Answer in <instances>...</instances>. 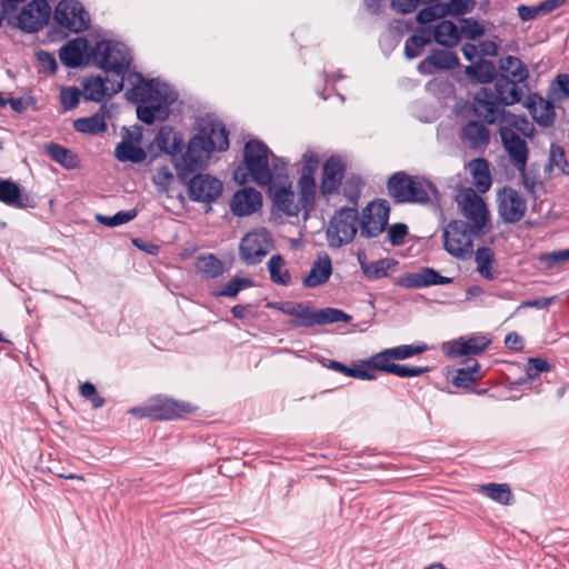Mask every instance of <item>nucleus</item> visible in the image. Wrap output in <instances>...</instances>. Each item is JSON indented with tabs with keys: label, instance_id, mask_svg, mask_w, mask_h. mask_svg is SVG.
Listing matches in <instances>:
<instances>
[{
	"label": "nucleus",
	"instance_id": "nucleus-53",
	"mask_svg": "<svg viewBox=\"0 0 569 569\" xmlns=\"http://www.w3.org/2000/svg\"><path fill=\"white\" fill-rule=\"evenodd\" d=\"M81 96H83V93L79 88L63 87L60 90V102L62 108L66 111L74 109L79 104Z\"/></svg>",
	"mask_w": 569,
	"mask_h": 569
},
{
	"label": "nucleus",
	"instance_id": "nucleus-55",
	"mask_svg": "<svg viewBox=\"0 0 569 569\" xmlns=\"http://www.w3.org/2000/svg\"><path fill=\"white\" fill-rule=\"evenodd\" d=\"M429 371H430V367H428V366L417 367V366L395 363L390 368L389 373L398 376L400 378H413V377H419Z\"/></svg>",
	"mask_w": 569,
	"mask_h": 569
},
{
	"label": "nucleus",
	"instance_id": "nucleus-10",
	"mask_svg": "<svg viewBox=\"0 0 569 569\" xmlns=\"http://www.w3.org/2000/svg\"><path fill=\"white\" fill-rule=\"evenodd\" d=\"M457 201L463 217L471 222L473 236H485L490 230V213L485 200L472 188H467Z\"/></svg>",
	"mask_w": 569,
	"mask_h": 569
},
{
	"label": "nucleus",
	"instance_id": "nucleus-48",
	"mask_svg": "<svg viewBox=\"0 0 569 569\" xmlns=\"http://www.w3.org/2000/svg\"><path fill=\"white\" fill-rule=\"evenodd\" d=\"M252 286V279L234 277L226 284V287L222 290L214 291L212 295L216 297L236 298L241 290L250 288Z\"/></svg>",
	"mask_w": 569,
	"mask_h": 569
},
{
	"label": "nucleus",
	"instance_id": "nucleus-36",
	"mask_svg": "<svg viewBox=\"0 0 569 569\" xmlns=\"http://www.w3.org/2000/svg\"><path fill=\"white\" fill-rule=\"evenodd\" d=\"M480 492L492 501L503 506H510L515 500L511 488L508 483H486L480 487Z\"/></svg>",
	"mask_w": 569,
	"mask_h": 569
},
{
	"label": "nucleus",
	"instance_id": "nucleus-15",
	"mask_svg": "<svg viewBox=\"0 0 569 569\" xmlns=\"http://www.w3.org/2000/svg\"><path fill=\"white\" fill-rule=\"evenodd\" d=\"M453 279L445 277L433 268L422 267L418 272H407L395 279V284L406 289H420L431 286L450 284Z\"/></svg>",
	"mask_w": 569,
	"mask_h": 569
},
{
	"label": "nucleus",
	"instance_id": "nucleus-51",
	"mask_svg": "<svg viewBox=\"0 0 569 569\" xmlns=\"http://www.w3.org/2000/svg\"><path fill=\"white\" fill-rule=\"evenodd\" d=\"M553 167H558L562 173H569V164L565 156V150L556 143H552L550 147L549 160L545 171H551Z\"/></svg>",
	"mask_w": 569,
	"mask_h": 569
},
{
	"label": "nucleus",
	"instance_id": "nucleus-35",
	"mask_svg": "<svg viewBox=\"0 0 569 569\" xmlns=\"http://www.w3.org/2000/svg\"><path fill=\"white\" fill-rule=\"evenodd\" d=\"M83 98L86 101L101 102L108 94L106 79L101 76H91L82 81Z\"/></svg>",
	"mask_w": 569,
	"mask_h": 569
},
{
	"label": "nucleus",
	"instance_id": "nucleus-64",
	"mask_svg": "<svg viewBox=\"0 0 569 569\" xmlns=\"http://www.w3.org/2000/svg\"><path fill=\"white\" fill-rule=\"evenodd\" d=\"M172 179L173 174L168 169L163 168L158 171V173L153 178V182L158 191L167 192Z\"/></svg>",
	"mask_w": 569,
	"mask_h": 569
},
{
	"label": "nucleus",
	"instance_id": "nucleus-32",
	"mask_svg": "<svg viewBox=\"0 0 569 569\" xmlns=\"http://www.w3.org/2000/svg\"><path fill=\"white\" fill-rule=\"evenodd\" d=\"M194 267L204 279H216L224 271L222 261L212 253L199 256Z\"/></svg>",
	"mask_w": 569,
	"mask_h": 569
},
{
	"label": "nucleus",
	"instance_id": "nucleus-57",
	"mask_svg": "<svg viewBox=\"0 0 569 569\" xmlns=\"http://www.w3.org/2000/svg\"><path fill=\"white\" fill-rule=\"evenodd\" d=\"M461 33H463L468 39L475 40L480 38L485 33V27L480 24L477 20L472 18H461Z\"/></svg>",
	"mask_w": 569,
	"mask_h": 569
},
{
	"label": "nucleus",
	"instance_id": "nucleus-3",
	"mask_svg": "<svg viewBox=\"0 0 569 569\" xmlns=\"http://www.w3.org/2000/svg\"><path fill=\"white\" fill-rule=\"evenodd\" d=\"M127 82L131 88L126 99L137 103V117L146 124L164 121L170 114V106L178 99L177 91L158 78L147 80L141 72H130Z\"/></svg>",
	"mask_w": 569,
	"mask_h": 569
},
{
	"label": "nucleus",
	"instance_id": "nucleus-49",
	"mask_svg": "<svg viewBox=\"0 0 569 569\" xmlns=\"http://www.w3.org/2000/svg\"><path fill=\"white\" fill-rule=\"evenodd\" d=\"M448 16V11H446L443 2H437L433 4H427L423 9H421L417 16L416 20L423 24L428 22H432L439 19H442Z\"/></svg>",
	"mask_w": 569,
	"mask_h": 569
},
{
	"label": "nucleus",
	"instance_id": "nucleus-2",
	"mask_svg": "<svg viewBox=\"0 0 569 569\" xmlns=\"http://www.w3.org/2000/svg\"><path fill=\"white\" fill-rule=\"evenodd\" d=\"M159 150L170 156L176 172L182 178L190 171L204 170L211 153L229 149V132L221 122H208L184 143L182 134L163 126L156 136Z\"/></svg>",
	"mask_w": 569,
	"mask_h": 569
},
{
	"label": "nucleus",
	"instance_id": "nucleus-24",
	"mask_svg": "<svg viewBox=\"0 0 569 569\" xmlns=\"http://www.w3.org/2000/svg\"><path fill=\"white\" fill-rule=\"evenodd\" d=\"M332 274V261L329 254L323 253L313 261L309 273L302 279L306 288H316L326 283Z\"/></svg>",
	"mask_w": 569,
	"mask_h": 569
},
{
	"label": "nucleus",
	"instance_id": "nucleus-25",
	"mask_svg": "<svg viewBox=\"0 0 569 569\" xmlns=\"http://www.w3.org/2000/svg\"><path fill=\"white\" fill-rule=\"evenodd\" d=\"M109 116V110L104 103H102L97 112L90 117L79 118L73 121V128L76 131L86 134H99L107 130L108 124L106 118Z\"/></svg>",
	"mask_w": 569,
	"mask_h": 569
},
{
	"label": "nucleus",
	"instance_id": "nucleus-31",
	"mask_svg": "<svg viewBox=\"0 0 569 569\" xmlns=\"http://www.w3.org/2000/svg\"><path fill=\"white\" fill-rule=\"evenodd\" d=\"M477 271L487 280H495L499 276V271L493 268L495 252L489 247H480L475 253Z\"/></svg>",
	"mask_w": 569,
	"mask_h": 569
},
{
	"label": "nucleus",
	"instance_id": "nucleus-52",
	"mask_svg": "<svg viewBox=\"0 0 569 569\" xmlns=\"http://www.w3.org/2000/svg\"><path fill=\"white\" fill-rule=\"evenodd\" d=\"M390 349L393 353L395 360H405L426 352L429 347L425 342H419L416 345H400Z\"/></svg>",
	"mask_w": 569,
	"mask_h": 569
},
{
	"label": "nucleus",
	"instance_id": "nucleus-34",
	"mask_svg": "<svg viewBox=\"0 0 569 569\" xmlns=\"http://www.w3.org/2000/svg\"><path fill=\"white\" fill-rule=\"evenodd\" d=\"M274 206L289 217H297L300 207L295 202V193L290 187L278 188L272 196Z\"/></svg>",
	"mask_w": 569,
	"mask_h": 569
},
{
	"label": "nucleus",
	"instance_id": "nucleus-6",
	"mask_svg": "<svg viewBox=\"0 0 569 569\" xmlns=\"http://www.w3.org/2000/svg\"><path fill=\"white\" fill-rule=\"evenodd\" d=\"M270 154L272 151L263 141L258 139L247 141L243 148V160L236 168L233 179L239 184L254 182L260 187L270 186L272 183Z\"/></svg>",
	"mask_w": 569,
	"mask_h": 569
},
{
	"label": "nucleus",
	"instance_id": "nucleus-45",
	"mask_svg": "<svg viewBox=\"0 0 569 569\" xmlns=\"http://www.w3.org/2000/svg\"><path fill=\"white\" fill-rule=\"evenodd\" d=\"M17 26L28 33L38 32L44 27L28 4L17 16Z\"/></svg>",
	"mask_w": 569,
	"mask_h": 569
},
{
	"label": "nucleus",
	"instance_id": "nucleus-42",
	"mask_svg": "<svg viewBox=\"0 0 569 569\" xmlns=\"http://www.w3.org/2000/svg\"><path fill=\"white\" fill-rule=\"evenodd\" d=\"M398 262L391 258H381L377 261L369 262L367 266L362 264L363 276L370 280H378L388 276V272L393 269Z\"/></svg>",
	"mask_w": 569,
	"mask_h": 569
},
{
	"label": "nucleus",
	"instance_id": "nucleus-61",
	"mask_svg": "<svg viewBox=\"0 0 569 569\" xmlns=\"http://www.w3.org/2000/svg\"><path fill=\"white\" fill-rule=\"evenodd\" d=\"M270 170L272 172V179L281 180L287 178V167L288 162L281 158L276 156L273 152L270 154Z\"/></svg>",
	"mask_w": 569,
	"mask_h": 569
},
{
	"label": "nucleus",
	"instance_id": "nucleus-19",
	"mask_svg": "<svg viewBox=\"0 0 569 569\" xmlns=\"http://www.w3.org/2000/svg\"><path fill=\"white\" fill-rule=\"evenodd\" d=\"M150 405L152 420H172L194 410L188 402L177 401L163 396L150 398Z\"/></svg>",
	"mask_w": 569,
	"mask_h": 569
},
{
	"label": "nucleus",
	"instance_id": "nucleus-39",
	"mask_svg": "<svg viewBox=\"0 0 569 569\" xmlns=\"http://www.w3.org/2000/svg\"><path fill=\"white\" fill-rule=\"evenodd\" d=\"M46 149L50 158L61 167L66 169H76L79 167V159L71 150L53 142L47 144Z\"/></svg>",
	"mask_w": 569,
	"mask_h": 569
},
{
	"label": "nucleus",
	"instance_id": "nucleus-18",
	"mask_svg": "<svg viewBox=\"0 0 569 569\" xmlns=\"http://www.w3.org/2000/svg\"><path fill=\"white\" fill-rule=\"evenodd\" d=\"M483 122L478 120L467 121L459 131L461 143L473 151H485L490 143V130Z\"/></svg>",
	"mask_w": 569,
	"mask_h": 569
},
{
	"label": "nucleus",
	"instance_id": "nucleus-37",
	"mask_svg": "<svg viewBox=\"0 0 569 569\" xmlns=\"http://www.w3.org/2000/svg\"><path fill=\"white\" fill-rule=\"evenodd\" d=\"M286 261L281 254H273L267 262V269L270 274V280L279 286L287 287L291 284V274L284 268Z\"/></svg>",
	"mask_w": 569,
	"mask_h": 569
},
{
	"label": "nucleus",
	"instance_id": "nucleus-30",
	"mask_svg": "<svg viewBox=\"0 0 569 569\" xmlns=\"http://www.w3.org/2000/svg\"><path fill=\"white\" fill-rule=\"evenodd\" d=\"M431 40V29L422 26L418 27L413 34L410 36L405 42L406 58L412 60L420 56L421 49L429 44Z\"/></svg>",
	"mask_w": 569,
	"mask_h": 569
},
{
	"label": "nucleus",
	"instance_id": "nucleus-11",
	"mask_svg": "<svg viewBox=\"0 0 569 569\" xmlns=\"http://www.w3.org/2000/svg\"><path fill=\"white\" fill-rule=\"evenodd\" d=\"M274 247V240L266 228H259L244 234L239 244V257L247 266H254Z\"/></svg>",
	"mask_w": 569,
	"mask_h": 569
},
{
	"label": "nucleus",
	"instance_id": "nucleus-4",
	"mask_svg": "<svg viewBox=\"0 0 569 569\" xmlns=\"http://www.w3.org/2000/svg\"><path fill=\"white\" fill-rule=\"evenodd\" d=\"M90 57L97 67L110 73L104 78L110 83L109 96H114L123 89L131 64V57L123 43L100 40L91 49Z\"/></svg>",
	"mask_w": 569,
	"mask_h": 569
},
{
	"label": "nucleus",
	"instance_id": "nucleus-21",
	"mask_svg": "<svg viewBox=\"0 0 569 569\" xmlns=\"http://www.w3.org/2000/svg\"><path fill=\"white\" fill-rule=\"evenodd\" d=\"M91 47L86 38H76L68 41L59 50V58L67 68L76 69L84 64V58L90 57Z\"/></svg>",
	"mask_w": 569,
	"mask_h": 569
},
{
	"label": "nucleus",
	"instance_id": "nucleus-46",
	"mask_svg": "<svg viewBox=\"0 0 569 569\" xmlns=\"http://www.w3.org/2000/svg\"><path fill=\"white\" fill-rule=\"evenodd\" d=\"M352 317L337 308H323L317 310V326H323L336 322L349 323Z\"/></svg>",
	"mask_w": 569,
	"mask_h": 569
},
{
	"label": "nucleus",
	"instance_id": "nucleus-43",
	"mask_svg": "<svg viewBox=\"0 0 569 569\" xmlns=\"http://www.w3.org/2000/svg\"><path fill=\"white\" fill-rule=\"evenodd\" d=\"M321 363L323 367H326L328 369L345 373L346 376L351 377V378H357V379H361V380H366V381L376 379L375 373L369 372L367 370H362V367L361 368H351L340 361L331 360V359H323L321 361Z\"/></svg>",
	"mask_w": 569,
	"mask_h": 569
},
{
	"label": "nucleus",
	"instance_id": "nucleus-14",
	"mask_svg": "<svg viewBox=\"0 0 569 569\" xmlns=\"http://www.w3.org/2000/svg\"><path fill=\"white\" fill-rule=\"evenodd\" d=\"M498 213L505 223H517L526 216L527 201L512 187L505 186L498 193Z\"/></svg>",
	"mask_w": 569,
	"mask_h": 569
},
{
	"label": "nucleus",
	"instance_id": "nucleus-60",
	"mask_svg": "<svg viewBox=\"0 0 569 569\" xmlns=\"http://www.w3.org/2000/svg\"><path fill=\"white\" fill-rule=\"evenodd\" d=\"M39 20L46 26L50 19L51 7L47 0H31L28 3Z\"/></svg>",
	"mask_w": 569,
	"mask_h": 569
},
{
	"label": "nucleus",
	"instance_id": "nucleus-9",
	"mask_svg": "<svg viewBox=\"0 0 569 569\" xmlns=\"http://www.w3.org/2000/svg\"><path fill=\"white\" fill-rule=\"evenodd\" d=\"M443 249L453 258L466 261L473 254V231L463 220H451L442 233Z\"/></svg>",
	"mask_w": 569,
	"mask_h": 569
},
{
	"label": "nucleus",
	"instance_id": "nucleus-59",
	"mask_svg": "<svg viewBox=\"0 0 569 569\" xmlns=\"http://www.w3.org/2000/svg\"><path fill=\"white\" fill-rule=\"evenodd\" d=\"M568 260H569V249L542 253L540 256V261L542 263H545V266L547 268H553V267L561 264Z\"/></svg>",
	"mask_w": 569,
	"mask_h": 569
},
{
	"label": "nucleus",
	"instance_id": "nucleus-16",
	"mask_svg": "<svg viewBox=\"0 0 569 569\" xmlns=\"http://www.w3.org/2000/svg\"><path fill=\"white\" fill-rule=\"evenodd\" d=\"M346 174V163L339 157H330L322 167L319 192L329 198L341 188Z\"/></svg>",
	"mask_w": 569,
	"mask_h": 569
},
{
	"label": "nucleus",
	"instance_id": "nucleus-23",
	"mask_svg": "<svg viewBox=\"0 0 569 569\" xmlns=\"http://www.w3.org/2000/svg\"><path fill=\"white\" fill-rule=\"evenodd\" d=\"M262 206V196L254 188H243L234 192L230 209L237 217H246L257 212Z\"/></svg>",
	"mask_w": 569,
	"mask_h": 569
},
{
	"label": "nucleus",
	"instance_id": "nucleus-56",
	"mask_svg": "<svg viewBox=\"0 0 569 569\" xmlns=\"http://www.w3.org/2000/svg\"><path fill=\"white\" fill-rule=\"evenodd\" d=\"M552 369V365L545 358H529L526 367L527 378L533 380L540 372H548Z\"/></svg>",
	"mask_w": 569,
	"mask_h": 569
},
{
	"label": "nucleus",
	"instance_id": "nucleus-13",
	"mask_svg": "<svg viewBox=\"0 0 569 569\" xmlns=\"http://www.w3.org/2000/svg\"><path fill=\"white\" fill-rule=\"evenodd\" d=\"M390 206L385 199L371 201L362 212L361 237L376 238L382 233L388 226Z\"/></svg>",
	"mask_w": 569,
	"mask_h": 569
},
{
	"label": "nucleus",
	"instance_id": "nucleus-44",
	"mask_svg": "<svg viewBox=\"0 0 569 569\" xmlns=\"http://www.w3.org/2000/svg\"><path fill=\"white\" fill-rule=\"evenodd\" d=\"M365 184V181L359 174H350L346 178V180L342 182V194L348 200V202L351 204V207L357 208L358 201L361 194L362 187Z\"/></svg>",
	"mask_w": 569,
	"mask_h": 569
},
{
	"label": "nucleus",
	"instance_id": "nucleus-27",
	"mask_svg": "<svg viewBox=\"0 0 569 569\" xmlns=\"http://www.w3.org/2000/svg\"><path fill=\"white\" fill-rule=\"evenodd\" d=\"M288 316L291 328H312L317 326V310L303 302H293Z\"/></svg>",
	"mask_w": 569,
	"mask_h": 569
},
{
	"label": "nucleus",
	"instance_id": "nucleus-28",
	"mask_svg": "<svg viewBox=\"0 0 569 569\" xmlns=\"http://www.w3.org/2000/svg\"><path fill=\"white\" fill-rule=\"evenodd\" d=\"M435 41L445 48H455L461 39V31L450 20L440 21L431 31Z\"/></svg>",
	"mask_w": 569,
	"mask_h": 569
},
{
	"label": "nucleus",
	"instance_id": "nucleus-29",
	"mask_svg": "<svg viewBox=\"0 0 569 569\" xmlns=\"http://www.w3.org/2000/svg\"><path fill=\"white\" fill-rule=\"evenodd\" d=\"M469 168L477 191L480 193L487 192L492 184L488 160L485 158L472 159L469 163Z\"/></svg>",
	"mask_w": 569,
	"mask_h": 569
},
{
	"label": "nucleus",
	"instance_id": "nucleus-62",
	"mask_svg": "<svg viewBox=\"0 0 569 569\" xmlns=\"http://www.w3.org/2000/svg\"><path fill=\"white\" fill-rule=\"evenodd\" d=\"M315 203L316 192L299 191V200L297 204H299L300 211L303 210L305 219H307L308 214L315 209Z\"/></svg>",
	"mask_w": 569,
	"mask_h": 569
},
{
	"label": "nucleus",
	"instance_id": "nucleus-7",
	"mask_svg": "<svg viewBox=\"0 0 569 569\" xmlns=\"http://www.w3.org/2000/svg\"><path fill=\"white\" fill-rule=\"evenodd\" d=\"M361 227L358 209L355 207H341L335 211L327 229V240L330 247L341 248L350 243Z\"/></svg>",
	"mask_w": 569,
	"mask_h": 569
},
{
	"label": "nucleus",
	"instance_id": "nucleus-5",
	"mask_svg": "<svg viewBox=\"0 0 569 569\" xmlns=\"http://www.w3.org/2000/svg\"><path fill=\"white\" fill-rule=\"evenodd\" d=\"M387 191L396 204L426 206L440 199L437 186L423 176L406 171L393 172L387 180Z\"/></svg>",
	"mask_w": 569,
	"mask_h": 569
},
{
	"label": "nucleus",
	"instance_id": "nucleus-41",
	"mask_svg": "<svg viewBox=\"0 0 569 569\" xmlns=\"http://www.w3.org/2000/svg\"><path fill=\"white\" fill-rule=\"evenodd\" d=\"M429 62L437 70H453L460 66V60L456 52L442 49H435L429 54Z\"/></svg>",
	"mask_w": 569,
	"mask_h": 569
},
{
	"label": "nucleus",
	"instance_id": "nucleus-63",
	"mask_svg": "<svg viewBox=\"0 0 569 569\" xmlns=\"http://www.w3.org/2000/svg\"><path fill=\"white\" fill-rule=\"evenodd\" d=\"M507 113H508L507 116H511V118L513 119L511 124L516 128L517 131L521 132L525 137H529V138L532 137L535 128L527 120L526 117H523V116L516 117V116L511 114L510 112H507Z\"/></svg>",
	"mask_w": 569,
	"mask_h": 569
},
{
	"label": "nucleus",
	"instance_id": "nucleus-54",
	"mask_svg": "<svg viewBox=\"0 0 569 569\" xmlns=\"http://www.w3.org/2000/svg\"><path fill=\"white\" fill-rule=\"evenodd\" d=\"M443 6L448 16L462 17L475 9L476 0H449Z\"/></svg>",
	"mask_w": 569,
	"mask_h": 569
},
{
	"label": "nucleus",
	"instance_id": "nucleus-33",
	"mask_svg": "<svg viewBox=\"0 0 569 569\" xmlns=\"http://www.w3.org/2000/svg\"><path fill=\"white\" fill-rule=\"evenodd\" d=\"M395 357L390 348L383 349L366 360L361 361L362 370H367L369 372L380 371L385 373L390 372V368L395 365Z\"/></svg>",
	"mask_w": 569,
	"mask_h": 569
},
{
	"label": "nucleus",
	"instance_id": "nucleus-58",
	"mask_svg": "<svg viewBox=\"0 0 569 569\" xmlns=\"http://www.w3.org/2000/svg\"><path fill=\"white\" fill-rule=\"evenodd\" d=\"M408 234V227L406 223H393L388 228V240L395 246L399 247L405 243V238Z\"/></svg>",
	"mask_w": 569,
	"mask_h": 569
},
{
	"label": "nucleus",
	"instance_id": "nucleus-8",
	"mask_svg": "<svg viewBox=\"0 0 569 569\" xmlns=\"http://www.w3.org/2000/svg\"><path fill=\"white\" fill-rule=\"evenodd\" d=\"M177 177L182 184L188 187V197L191 201L208 204L206 212L211 210L210 204L222 194V182L211 174L190 171L186 173V177L181 178L178 173Z\"/></svg>",
	"mask_w": 569,
	"mask_h": 569
},
{
	"label": "nucleus",
	"instance_id": "nucleus-1",
	"mask_svg": "<svg viewBox=\"0 0 569 569\" xmlns=\"http://www.w3.org/2000/svg\"><path fill=\"white\" fill-rule=\"evenodd\" d=\"M498 70L493 89L479 88L472 100L466 102L460 111H456L457 114H472L485 120L487 124L506 121L508 113L505 108L522 102L525 90H528L529 70L525 62L515 56L501 58Z\"/></svg>",
	"mask_w": 569,
	"mask_h": 569
},
{
	"label": "nucleus",
	"instance_id": "nucleus-22",
	"mask_svg": "<svg viewBox=\"0 0 569 569\" xmlns=\"http://www.w3.org/2000/svg\"><path fill=\"white\" fill-rule=\"evenodd\" d=\"M0 201L19 209H33L37 206L34 198L11 179H0Z\"/></svg>",
	"mask_w": 569,
	"mask_h": 569
},
{
	"label": "nucleus",
	"instance_id": "nucleus-40",
	"mask_svg": "<svg viewBox=\"0 0 569 569\" xmlns=\"http://www.w3.org/2000/svg\"><path fill=\"white\" fill-rule=\"evenodd\" d=\"M517 171L520 174V184L525 188V190L533 198L537 197V188L542 184L540 179V173L536 164L531 163L528 167L519 166L516 167Z\"/></svg>",
	"mask_w": 569,
	"mask_h": 569
},
{
	"label": "nucleus",
	"instance_id": "nucleus-26",
	"mask_svg": "<svg viewBox=\"0 0 569 569\" xmlns=\"http://www.w3.org/2000/svg\"><path fill=\"white\" fill-rule=\"evenodd\" d=\"M465 73L475 82L490 84L498 79V67L490 60L480 58L477 62L467 66Z\"/></svg>",
	"mask_w": 569,
	"mask_h": 569
},
{
	"label": "nucleus",
	"instance_id": "nucleus-12",
	"mask_svg": "<svg viewBox=\"0 0 569 569\" xmlns=\"http://www.w3.org/2000/svg\"><path fill=\"white\" fill-rule=\"evenodd\" d=\"M54 21L71 32L80 33L89 29L90 16L78 0H61L54 9Z\"/></svg>",
	"mask_w": 569,
	"mask_h": 569
},
{
	"label": "nucleus",
	"instance_id": "nucleus-38",
	"mask_svg": "<svg viewBox=\"0 0 569 569\" xmlns=\"http://www.w3.org/2000/svg\"><path fill=\"white\" fill-rule=\"evenodd\" d=\"M114 154L121 162L141 163L147 158V153L141 147L126 139L116 147Z\"/></svg>",
	"mask_w": 569,
	"mask_h": 569
},
{
	"label": "nucleus",
	"instance_id": "nucleus-17",
	"mask_svg": "<svg viewBox=\"0 0 569 569\" xmlns=\"http://www.w3.org/2000/svg\"><path fill=\"white\" fill-rule=\"evenodd\" d=\"M499 134L511 164L515 168L526 166L529 159V148L526 140L509 127H501Z\"/></svg>",
	"mask_w": 569,
	"mask_h": 569
},
{
	"label": "nucleus",
	"instance_id": "nucleus-47",
	"mask_svg": "<svg viewBox=\"0 0 569 569\" xmlns=\"http://www.w3.org/2000/svg\"><path fill=\"white\" fill-rule=\"evenodd\" d=\"M138 216V209H130V210H121L114 213L113 216H103V214H97L96 219L101 224L113 228L121 224H124L131 220H133Z\"/></svg>",
	"mask_w": 569,
	"mask_h": 569
},
{
	"label": "nucleus",
	"instance_id": "nucleus-20",
	"mask_svg": "<svg viewBox=\"0 0 569 569\" xmlns=\"http://www.w3.org/2000/svg\"><path fill=\"white\" fill-rule=\"evenodd\" d=\"M490 343L491 340L487 336L481 333H471L450 341L447 347V356H477L485 351Z\"/></svg>",
	"mask_w": 569,
	"mask_h": 569
},
{
	"label": "nucleus",
	"instance_id": "nucleus-50",
	"mask_svg": "<svg viewBox=\"0 0 569 569\" xmlns=\"http://www.w3.org/2000/svg\"><path fill=\"white\" fill-rule=\"evenodd\" d=\"M480 370V365L473 361L470 366L457 369L453 377V385L458 388H467L470 382L478 379L477 372Z\"/></svg>",
	"mask_w": 569,
	"mask_h": 569
}]
</instances>
